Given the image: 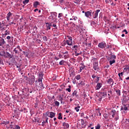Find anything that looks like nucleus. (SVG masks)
<instances>
[{
  "instance_id": "nucleus-1",
  "label": "nucleus",
  "mask_w": 129,
  "mask_h": 129,
  "mask_svg": "<svg viewBox=\"0 0 129 129\" xmlns=\"http://www.w3.org/2000/svg\"><path fill=\"white\" fill-rule=\"evenodd\" d=\"M98 46L101 49H104L106 47V43L105 42H102L98 44Z\"/></svg>"
},
{
  "instance_id": "nucleus-2",
  "label": "nucleus",
  "mask_w": 129,
  "mask_h": 129,
  "mask_svg": "<svg viewBox=\"0 0 129 129\" xmlns=\"http://www.w3.org/2000/svg\"><path fill=\"white\" fill-rule=\"evenodd\" d=\"M100 95L102 97H106V95H107V89L106 88L104 89V92H101L100 93Z\"/></svg>"
},
{
  "instance_id": "nucleus-3",
  "label": "nucleus",
  "mask_w": 129,
  "mask_h": 129,
  "mask_svg": "<svg viewBox=\"0 0 129 129\" xmlns=\"http://www.w3.org/2000/svg\"><path fill=\"white\" fill-rule=\"evenodd\" d=\"M129 101V97L126 96H123L122 99V103H126Z\"/></svg>"
},
{
  "instance_id": "nucleus-4",
  "label": "nucleus",
  "mask_w": 129,
  "mask_h": 129,
  "mask_svg": "<svg viewBox=\"0 0 129 129\" xmlns=\"http://www.w3.org/2000/svg\"><path fill=\"white\" fill-rule=\"evenodd\" d=\"M93 69L94 70H98V62L97 61H94Z\"/></svg>"
},
{
  "instance_id": "nucleus-5",
  "label": "nucleus",
  "mask_w": 129,
  "mask_h": 129,
  "mask_svg": "<svg viewBox=\"0 0 129 129\" xmlns=\"http://www.w3.org/2000/svg\"><path fill=\"white\" fill-rule=\"evenodd\" d=\"M99 12H100V10H97L95 13H93V14H94V15H93L94 19H96V18L98 17V13H99Z\"/></svg>"
},
{
  "instance_id": "nucleus-6",
  "label": "nucleus",
  "mask_w": 129,
  "mask_h": 129,
  "mask_svg": "<svg viewBox=\"0 0 129 129\" xmlns=\"http://www.w3.org/2000/svg\"><path fill=\"white\" fill-rule=\"evenodd\" d=\"M63 96H64V95H59V101H60L61 104H64L65 103V102H63Z\"/></svg>"
},
{
  "instance_id": "nucleus-7",
  "label": "nucleus",
  "mask_w": 129,
  "mask_h": 129,
  "mask_svg": "<svg viewBox=\"0 0 129 129\" xmlns=\"http://www.w3.org/2000/svg\"><path fill=\"white\" fill-rule=\"evenodd\" d=\"M85 15L87 18H91L92 16L91 15V12L90 11L86 12Z\"/></svg>"
},
{
  "instance_id": "nucleus-8",
  "label": "nucleus",
  "mask_w": 129,
  "mask_h": 129,
  "mask_svg": "<svg viewBox=\"0 0 129 129\" xmlns=\"http://www.w3.org/2000/svg\"><path fill=\"white\" fill-rule=\"evenodd\" d=\"M6 44V41H5V39L3 38L0 37V46H3Z\"/></svg>"
},
{
  "instance_id": "nucleus-9",
  "label": "nucleus",
  "mask_w": 129,
  "mask_h": 129,
  "mask_svg": "<svg viewBox=\"0 0 129 129\" xmlns=\"http://www.w3.org/2000/svg\"><path fill=\"white\" fill-rule=\"evenodd\" d=\"M101 86H102V84L98 83L96 87V90H99L101 88Z\"/></svg>"
},
{
  "instance_id": "nucleus-10",
  "label": "nucleus",
  "mask_w": 129,
  "mask_h": 129,
  "mask_svg": "<svg viewBox=\"0 0 129 129\" xmlns=\"http://www.w3.org/2000/svg\"><path fill=\"white\" fill-rule=\"evenodd\" d=\"M35 76H33L31 77V79H30V81H29L30 84H33V83H35Z\"/></svg>"
},
{
  "instance_id": "nucleus-11",
  "label": "nucleus",
  "mask_w": 129,
  "mask_h": 129,
  "mask_svg": "<svg viewBox=\"0 0 129 129\" xmlns=\"http://www.w3.org/2000/svg\"><path fill=\"white\" fill-rule=\"evenodd\" d=\"M46 30H51V26H52V23H46Z\"/></svg>"
},
{
  "instance_id": "nucleus-12",
  "label": "nucleus",
  "mask_w": 129,
  "mask_h": 129,
  "mask_svg": "<svg viewBox=\"0 0 129 129\" xmlns=\"http://www.w3.org/2000/svg\"><path fill=\"white\" fill-rule=\"evenodd\" d=\"M56 114L53 112H49V115L48 116L50 118H53V117H55Z\"/></svg>"
},
{
  "instance_id": "nucleus-13",
  "label": "nucleus",
  "mask_w": 129,
  "mask_h": 129,
  "mask_svg": "<svg viewBox=\"0 0 129 129\" xmlns=\"http://www.w3.org/2000/svg\"><path fill=\"white\" fill-rule=\"evenodd\" d=\"M20 49V46H18L17 47V48H15L14 49V52H15V54H19V53H20L19 52V49Z\"/></svg>"
},
{
  "instance_id": "nucleus-14",
  "label": "nucleus",
  "mask_w": 129,
  "mask_h": 129,
  "mask_svg": "<svg viewBox=\"0 0 129 129\" xmlns=\"http://www.w3.org/2000/svg\"><path fill=\"white\" fill-rule=\"evenodd\" d=\"M107 82L108 84H111V85H113V80H112V79L111 78L108 79Z\"/></svg>"
},
{
  "instance_id": "nucleus-15",
  "label": "nucleus",
  "mask_w": 129,
  "mask_h": 129,
  "mask_svg": "<svg viewBox=\"0 0 129 129\" xmlns=\"http://www.w3.org/2000/svg\"><path fill=\"white\" fill-rule=\"evenodd\" d=\"M10 30H6L5 31V33L3 35V38H6V36L7 35H10Z\"/></svg>"
},
{
  "instance_id": "nucleus-16",
  "label": "nucleus",
  "mask_w": 129,
  "mask_h": 129,
  "mask_svg": "<svg viewBox=\"0 0 129 129\" xmlns=\"http://www.w3.org/2000/svg\"><path fill=\"white\" fill-rule=\"evenodd\" d=\"M6 54H7L8 58H10V59H12V58H13V57H14V55H13V54H11L10 53L8 52H6Z\"/></svg>"
},
{
  "instance_id": "nucleus-17",
  "label": "nucleus",
  "mask_w": 129,
  "mask_h": 129,
  "mask_svg": "<svg viewBox=\"0 0 129 129\" xmlns=\"http://www.w3.org/2000/svg\"><path fill=\"white\" fill-rule=\"evenodd\" d=\"M0 56H6V51H5L4 50L0 51Z\"/></svg>"
},
{
  "instance_id": "nucleus-18",
  "label": "nucleus",
  "mask_w": 129,
  "mask_h": 129,
  "mask_svg": "<svg viewBox=\"0 0 129 129\" xmlns=\"http://www.w3.org/2000/svg\"><path fill=\"white\" fill-rule=\"evenodd\" d=\"M85 124V122H84V119H81V124L82 125V127H85V125L84 124Z\"/></svg>"
},
{
  "instance_id": "nucleus-19",
  "label": "nucleus",
  "mask_w": 129,
  "mask_h": 129,
  "mask_svg": "<svg viewBox=\"0 0 129 129\" xmlns=\"http://www.w3.org/2000/svg\"><path fill=\"white\" fill-rule=\"evenodd\" d=\"M12 15H13V14H12L11 12H9V13L7 14V19L8 21L10 20V18H11V16H12Z\"/></svg>"
},
{
  "instance_id": "nucleus-20",
  "label": "nucleus",
  "mask_w": 129,
  "mask_h": 129,
  "mask_svg": "<svg viewBox=\"0 0 129 129\" xmlns=\"http://www.w3.org/2000/svg\"><path fill=\"white\" fill-rule=\"evenodd\" d=\"M62 125L65 126L66 128H69V124L68 123L63 122Z\"/></svg>"
},
{
  "instance_id": "nucleus-21",
  "label": "nucleus",
  "mask_w": 129,
  "mask_h": 129,
  "mask_svg": "<svg viewBox=\"0 0 129 129\" xmlns=\"http://www.w3.org/2000/svg\"><path fill=\"white\" fill-rule=\"evenodd\" d=\"M39 2H35L33 4V7H34V8H37L38 6H39Z\"/></svg>"
},
{
  "instance_id": "nucleus-22",
  "label": "nucleus",
  "mask_w": 129,
  "mask_h": 129,
  "mask_svg": "<svg viewBox=\"0 0 129 129\" xmlns=\"http://www.w3.org/2000/svg\"><path fill=\"white\" fill-rule=\"evenodd\" d=\"M10 123V121H3L1 123V124H5V125H7V124H9Z\"/></svg>"
},
{
  "instance_id": "nucleus-23",
  "label": "nucleus",
  "mask_w": 129,
  "mask_h": 129,
  "mask_svg": "<svg viewBox=\"0 0 129 129\" xmlns=\"http://www.w3.org/2000/svg\"><path fill=\"white\" fill-rule=\"evenodd\" d=\"M108 95L109 96V98H110V97L112 95V91L111 90H108Z\"/></svg>"
},
{
  "instance_id": "nucleus-24",
  "label": "nucleus",
  "mask_w": 129,
  "mask_h": 129,
  "mask_svg": "<svg viewBox=\"0 0 129 129\" xmlns=\"http://www.w3.org/2000/svg\"><path fill=\"white\" fill-rule=\"evenodd\" d=\"M115 59H116V56L114 55H111L110 57V60H115Z\"/></svg>"
},
{
  "instance_id": "nucleus-25",
  "label": "nucleus",
  "mask_w": 129,
  "mask_h": 129,
  "mask_svg": "<svg viewBox=\"0 0 129 129\" xmlns=\"http://www.w3.org/2000/svg\"><path fill=\"white\" fill-rule=\"evenodd\" d=\"M67 44L69 46H72V40H67Z\"/></svg>"
},
{
  "instance_id": "nucleus-26",
  "label": "nucleus",
  "mask_w": 129,
  "mask_h": 129,
  "mask_svg": "<svg viewBox=\"0 0 129 129\" xmlns=\"http://www.w3.org/2000/svg\"><path fill=\"white\" fill-rule=\"evenodd\" d=\"M116 93H117V95L118 96H120V91L119 90H115Z\"/></svg>"
},
{
  "instance_id": "nucleus-27",
  "label": "nucleus",
  "mask_w": 129,
  "mask_h": 129,
  "mask_svg": "<svg viewBox=\"0 0 129 129\" xmlns=\"http://www.w3.org/2000/svg\"><path fill=\"white\" fill-rule=\"evenodd\" d=\"M111 112L112 113V117H114V115H115L116 111H115V110H112Z\"/></svg>"
},
{
  "instance_id": "nucleus-28",
  "label": "nucleus",
  "mask_w": 129,
  "mask_h": 129,
  "mask_svg": "<svg viewBox=\"0 0 129 129\" xmlns=\"http://www.w3.org/2000/svg\"><path fill=\"white\" fill-rule=\"evenodd\" d=\"M79 108H80V106H79V105H78L77 107L75 108V110H76L77 112H78V111H79Z\"/></svg>"
},
{
  "instance_id": "nucleus-29",
  "label": "nucleus",
  "mask_w": 129,
  "mask_h": 129,
  "mask_svg": "<svg viewBox=\"0 0 129 129\" xmlns=\"http://www.w3.org/2000/svg\"><path fill=\"white\" fill-rule=\"evenodd\" d=\"M73 96H76V97H78V96L77 95V91H75L73 93Z\"/></svg>"
},
{
  "instance_id": "nucleus-30",
  "label": "nucleus",
  "mask_w": 129,
  "mask_h": 129,
  "mask_svg": "<svg viewBox=\"0 0 129 129\" xmlns=\"http://www.w3.org/2000/svg\"><path fill=\"white\" fill-rule=\"evenodd\" d=\"M110 65H112V64H114L115 63V59H112V60L109 61Z\"/></svg>"
},
{
  "instance_id": "nucleus-31",
  "label": "nucleus",
  "mask_w": 129,
  "mask_h": 129,
  "mask_svg": "<svg viewBox=\"0 0 129 129\" xmlns=\"http://www.w3.org/2000/svg\"><path fill=\"white\" fill-rule=\"evenodd\" d=\"M54 104L55 105H56V106H59V105H60V103H59V102H58L57 101H55L54 102Z\"/></svg>"
},
{
  "instance_id": "nucleus-32",
  "label": "nucleus",
  "mask_w": 129,
  "mask_h": 129,
  "mask_svg": "<svg viewBox=\"0 0 129 129\" xmlns=\"http://www.w3.org/2000/svg\"><path fill=\"white\" fill-rule=\"evenodd\" d=\"M58 119H62V114L61 113H59L58 114Z\"/></svg>"
},
{
  "instance_id": "nucleus-33",
  "label": "nucleus",
  "mask_w": 129,
  "mask_h": 129,
  "mask_svg": "<svg viewBox=\"0 0 129 129\" xmlns=\"http://www.w3.org/2000/svg\"><path fill=\"white\" fill-rule=\"evenodd\" d=\"M43 76H44V75L42 73L39 74V78L43 79Z\"/></svg>"
},
{
  "instance_id": "nucleus-34",
  "label": "nucleus",
  "mask_w": 129,
  "mask_h": 129,
  "mask_svg": "<svg viewBox=\"0 0 129 129\" xmlns=\"http://www.w3.org/2000/svg\"><path fill=\"white\" fill-rule=\"evenodd\" d=\"M21 66V64H20L16 65L17 68H19L18 71H20V70H21V68H20Z\"/></svg>"
},
{
  "instance_id": "nucleus-35",
  "label": "nucleus",
  "mask_w": 129,
  "mask_h": 129,
  "mask_svg": "<svg viewBox=\"0 0 129 129\" xmlns=\"http://www.w3.org/2000/svg\"><path fill=\"white\" fill-rule=\"evenodd\" d=\"M76 79H77V80H79V79H80L81 77L80 75H77V76L75 77Z\"/></svg>"
},
{
  "instance_id": "nucleus-36",
  "label": "nucleus",
  "mask_w": 129,
  "mask_h": 129,
  "mask_svg": "<svg viewBox=\"0 0 129 129\" xmlns=\"http://www.w3.org/2000/svg\"><path fill=\"white\" fill-rule=\"evenodd\" d=\"M64 63H65V61L63 60H61V61L59 62V65H63V64H64Z\"/></svg>"
},
{
  "instance_id": "nucleus-37",
  "label": "nucleus",
  "mask_w": 129,
  "mask_h": 129,
  "mask_svg": "<svg viewBox=\"0 0 129 129\" xmlns=\"http://www.w3.org/2000/svg\"><path fill=\"white\" fill-rule=\"evenodd\" d=\"M101 126L100 124H98L97 126H95L96 129H100Z\"/></svg>"
},
{
  "instance_id": "nucleus-38",
  "label": "nucleus",
  "mask_w": 129,
  "mask_h": 129,
  "mask_svg": "<svg viewBox=\"0 0 129 129\" xmlns=\"http://www.w3.org/2000/svg\"><path fill=\"white\" fill-rule=\"evenodd\" d=\"M37 29H38L37 28V26H34V28H33V30H34V33H37Z\"/></svg>"
},
{
  "instance_id": "nucleus-39",
  "label": "nucleus",
  "mask_w": 129,
  "mask_h": 129,
  "mask_svg": "<svg viewBox=\"0 0 129 129\" xmlns=\"http://www.w3.org/2000/svg\"><path fill=\"white\" fill-rule=\"evenodd\" d=\"M23 53L24 54V55H25L26 56V57H28V52H26V51H23Z\"/></svg>"
},
{
  "instance_id": "nucleus-40",
  "label": "nucleus",
  "mask_w": 129,
  "mask_h": 129,
  "mask_svg": "<svg viewBox=\"0 0 129 129\" xmlns=\"http://www.w3.org/2000/svg\"><path fill=\"white\" fill-rule=\"evenodd\" d=\"M79 84L80 85H85V83H84L82 81H80Z\"/></svg>"
},
{
  "instance_id": "nucleus-41",
  "label": "nucleus",
  "mask_w": 129,
  "mask_h": 129,
  "mask_svg": "<svg viewBox=\"0 0 129 129\" xmlns=\"http://www.w3.org/2000/svg\"><path fill=\"white\" fill-rule=\"evenodd\" d=\"M24 5H26V4H28L29 3V0H25L23 2Z\"/></svg>"
},
{
  "instance_id": "nucleus-42",
  "label": "nucleus",
  "mask_w": 129,
  "mask_h": 129,
  "mask_svg": "<svg viewBox=\"0 0 129 129\" xmlns=\"http://www.w3.org/2000/svg\"><path fill=\"white\" fill-rule=\"evenodd\" d=\"M64 59H67V58H69V54H67L64 55Z\"/></svg>"
},
{
  "instance_id": "nucleus-43",
  "label": "nucleus",
  "mask_w": 129,
  "mask_h": 129,
  "mask_svg": "<svg viewBox=\"0 0 129 129\" xmlns=\"http://www.w3.org/2000/svg\"><path fill=\"white\" fill-rule=\"evenodd\" d=\"M43 41H47L48 39L47 38V36H43Z\"/></svg>"
},
{
  "instance_id": "nucleus-44",
  "label": "nucleus",
  "mask_w": 129,
  "mask_h": 129,
  "mask_svg": "<svg viewBox=\"0 0 129 129\" xmlns=\"http://www.w3.org/2000/svg\"><path fill=\"white\" fill-rule=\"evenodd\" d=\"M83 69H84V68L83 67H81L80 69V72H82Z\"/></svg>"
},
{
  "instance_id": "nucleus-45",
  "label": "nucleus",
  "mask_w": 129,
  "mask_h": 129,
  "mask_svg": "<svg viewBox=\"0 0 129 129\" xmlns=\"http://www.w3.org/2000/svg\"><path fill=\"white\" fill-rule=\"evenodd\" d=\"M82 52L80 51V53H77L76 54V56H79V55H81Z\"/></svg>"
},
{
  "instance_id": "nucleus-46",
  "label": "nucleus",
  "mask_w": 129,
  "mask_h": 129,
  "mask_svg": "<svg viewBox=\"0 0 129 129\" xmlns=\"http://www.w3.org/2000/svg\"><path fill=\"white\" fill-rule=\"evenodd\" d=\"M20 128H21V127H20L19 125H17L15 126V129H20Z\"/></svg>"
},
{
  "instance_id": "nucleus-47",
  "label": "nucleus",
  "mask_w": 129,
  "mask_h": 129,
  "mask_svg": "<svg viewBox=\"0 0 129 129\" xmlns=\"http://www.w3.org/2000/svg\"><path fill=\"white\" fill-rule=\"evenodd\" d=\"M68 41H72V37L71 36H68Z\"/></svg>"
},
{
  "instance_id": "nucleus-48",
  "label": "nucleus",
  "mask_w": 129,
  "mask_h": 129,
  "mask_svg": "<svg viewBox=\"0 0 129 129\" xmlns=\"http://www.w3.org/2000/svg\"><path fill=\"white\" fill-rule=\"evenodd\" d=\"M40 87H42L43 88H44V85H43V83L42 82L40 83Z\"/></svg>"
},
{
  "instance_id": "nucleus-49",
  "label": "nucleus",
  "mask_w": 129,
  "mask_h": 129,
  "mask_svg": "<svg viewBox=\"0 0 129 129\" xmlns=\"http://www.w3.org/2000/svg\"><path fill=\"white\" fill-rule=\"evenodd\" d=\"M66 91H68V92H71V89H70V88L66 89Z\"/></svg>"
},
{
  "instance_id": "nucleus-50",
  "label": "nucleus",
  "mask_w": 129,
  "mask_h": 129,
  "mask_svg": "<svg viewBox=\"0 0 129 129\" xmlns=\"http://www.w3.org/2000/svg\"><path fill=\"white\" fill-rule=\"evenodd\" d=\"M43 79L41 78H39L38 79V82H42V80Z\"/></svg>"
},
{
  "instance_id": "nucleus-51",
  "label": "nucleus",
  "mask_w": 129,
  "mask_h": 129,
  "mask_svg": "<svg viewBox=\"0 0 129 129\" xmlns=\"http://www.w3.org/2000/svg\"><path fill=\"white\" fill-rule=\"evenodd\" d=\"M62 54H63V55H66L68 54V51H66L64 52H62Z\"/></svg>"
},
{
  "instance_id": "nucleus-52",
  "label": "nucleus",
  "mask_w": 129,
  "mask_h": 129,
  "mask_svg": "<svg viewBox=\"0 0 129 129\" xmlns=\"http://www.w3.org/2000/svg\"><path fill=\"white\" fill-rule=\"evenodd\" d=\"M45 123H46V121H43L42 123V126H44L45 125Z\"/></svg>"
},
{
  "instance_id": "nucleus-53",
  "label": "nucleus",
  "mask_w": 129,
  "mask_h": 129,
  "mask_svg": "<svg viewBox=\"0 0 129 129\" xmlns=\"http://www.w3.org/2000/svg\"><path fill=\"white\" fill-rule=\"evenodd\" d=\"M123 109H124V110H127V107L124 106Z\"/></svg>"
},
{
  "instance_id": "nucleus-54",
  "label": "nucleus",
  "mask_w": 129,
  "mask_h": 129,
  "mask_svg": "<svg viewBox=\"0 0 129 129\" xmlns=\"http://www.w3.org/2000/svg\"><path fill=\"white\" fill-rule=\"evenodd\" d=\"M102 100V97H100L99 98V99H98L99 101H101Z\"/></svg>"
},
{
  "instance_id": "nucleus-55",
  "label": "nucleus",
  "mask_w": 129,
  "mask_h": 129,
  "mask_svg": "<svg viewBox=\"0 0 129 129\" xmlns=\"http://www.w3.org/2000/svg\"><path fill=\"white\" fill-rule=\"evenodd\" d=\"M61 17H62V14L59 13V14H58V18H61Z\"/></svg>"
},
{
  "instance_id": "nucleus-56",
  "label": "nucleus",
  "mask_w": 129,
  "mask_h": 129,
  "mask_svg": "<svg viewBox=\"0 0 129 129\" xmlns=\"http://www.w3.org/2000/svg\"><path fill=\"white\" fill-rule=\"evenodd\" d=\"M121 75V76H122V73H120L118 74V76L119 77H120V76Z\"/></svg>"
},
{
  "instance_id": "nucleus-57",
  "label": "nucleus",
  "mask_w": 129,
  "mask_h": 129,
  "mask_svg": "<svg viewBox=\"0 0 129 129\" xmlns=\"http://www.w3.org/2000/svg\"><path fill=\"white\" fill-rule=\"evenodd\" d=\"M7 40H10V39H11V36H7Z\"/></svg>"
},
{
  "instance_id": "nucleus-58",
  "label": "nucleus",
  "mask_w": 129,
  "mask_h": 129,
  "mask_svg": "<svg viewBox=\"0 0 129 129\" xmlns=\"http://www.w3.org/2000/svg\"><path fill=\"white\" fill-rule=\"evenodd\" d=\"M73 48H75V49H76V48H78V46H77V45H74V46H73Z\"/></svg>"
},
{
  "instance_id": "nucleus-59",
  "label": "nucleus",
  "mask_w": 129,
  "mask_h": 129,
  "mask_svg": "<svg viewBox=\"0 0 129 129\" xmlns=\"http://www.w3.org/2000/svg\"><path fill=\"white\" fill-rule=\"evenodd\" d=\"M91 25H95V22L92 21V22H91Z\"/></svg>"
},
{
  "instance_id": "nucleus-60",
  "label": "nucleus",
  "mask_w": 129,
  "mask_h": 129,
  "mask_svg": "<svg viewBox=\"0 0 129 129\" xmlns=\"http://www.w3.org/2000/svg\"><path fill=\"white\" fill-rule=\"evenodd\" d=\"M34 107H35V108H37V107H38V104H35Z\"/></svg>"
},
{
  "instance_id": "nucleus-61",
  "label": "nucleus",
  "mask_w": 129,
  "mask_h": 129,
  "mask_svg": "<svg viewBox=\"0 0 129 129\" xmlns=\"http://www.w3.org/2000/svg\"><path fill=\"white\" fill-rule=\"evenodd\" d=\"M123 32H125V34H127V31L125 29L123 30Z\"/></svg>"
},
{
  "instance_id": "nucleus-62",
  "label": "nucleus",
  "mask_w": 129,
  "mask_h": 129,
  "mask_svg": "<svg viewBox=\"0 0 129 129\" xmlns=\"http://www.w3.org/2000/svg\"><path fill=\"white\" fill-rule=\"evenodd\" d=\"M13 24H14V25H16V23H14V22H11L10 23V25H13Z\"/></svg>"
},
{
  "instance_id": "nucleus-63",
  "label": "nucleus",
  "mask_w": 129,
  "mask_h": 129,
  "mask_svg": "<svg viewBox=\"0 0 129 129\" xmlns=\"http://www.w3.org/2000/svg\"><path fill=\"white\" fill-rule=\"evenodd\" d=\"M92 78H95L96 77V76H95L94 75L92 76Z\"/></svg>"
},
{
  "instance_id": "nucleus-64",
  "label": "nucleus",
  "mask_w": 129,
  "mask_h": 129,
  "mask_svg": "<svg viewBox=\"0 0 129 129\" xmlns=\"http://www.w3.org/2000/svg\"><path fill=\"white\" fill-rule=\"evenodd\" d=\"M86 96H87V95H86V94H85L84 95V98H85Z\"/></svg>"
}]
</instances>
